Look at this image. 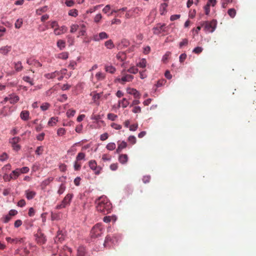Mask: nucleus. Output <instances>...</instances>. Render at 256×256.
Listing matches in <instances>:
<instances>
[{"instance_id":"nucleus-1","label":"nucleus","mask_w":256,"mask_h":256,"mask_svg":"<svg viewBox=\"0 0 256 256\" xmlns=\"http://www.w3.org/2000/svg\"><path fill=\"white\" fill-rule=\"evenodd\" d=\"M96 208L98 211L104 214L110 213L112 206L110 200L106 196H102L96 200Z\"/></svg>"},{"instance_id":"nucleus-2","label":"nucleus","mask_w":256,"mask_h":256,"mask_svg":"<svg viewBox=\"0 0 256 256\" xmlns=\"http://www.w3.org/2000/svg\"><path fill=\"white\" fill-rule=\"evenodd\" d=\"M102 225L100 224H97L93 226L91 231L90 235L92 238H96L102 235Z\"/></svg>"},{"instance_id":"nucleus-3","label":"nucleus","mask_w":256,"mask_h":256,"mask_svg":"<svg viewBox=\"0 0 256 256\" xmlns=\"http://www.w3.org/2000/svg\"><path fill=\"white\" fill-rule=\"evenodd\" d=\"M216 20H212L210 22L205 21L201 23L202 26L204 27V30L208 32L214 31L216 26Z\"/></svg>"},{"instance_id":"nucleus-4","label":"nucleus","mask_w":256,"mask_h":256,"mask_svg":"<svg viewBox=\"0 0 256 256\" xmlns=\"http://www.w3.org/2000/svg\"><path fill=\"white\" fill-rule=\"evenodd\" d=\"M72 198L73 194H67L62 202L61 204L56 206V208L61 209L70 205Z\"/></svg>"},{"instance_id":"nucleus-5","label":"nucleus","mask_w":256,"mask_h":256,"mask_svg":"<svg viewBox=\"0 0 256 256\" xmlns=\"http://www.w3.org/2000/svg\"><path fill=\"white\" fill-rule=\"evenodd\" d=\"M20 140V138L18 136L14 137L10 139L9 142L10 144L12 149L14 150L18 151L20 149L21 146L20 144H18Z\"/></svg>"},{"instance_id":"nucleus-6","label":"nucleus","mask_w":256,"mask_h":256,"mask_svg":"<svg viewBox=\"0 0 256 256\" xmlns=\"http://www.w3.org/2000/svg\"><path fill=\"white\" fill-rule=\"evenodd\" d=\"M152 31L154 34L158 35L162 32H166L167 30L165 24H158L156 26L153 28Z\"/></svg>"},{"instance_id":"nucleus-7","label":"nucleus","mask_w":256,"mask_h":256,"mask_svg":"<svg viewBox=\"0 0 256 256\" xmlns=\"http://www.w3.org/2000/svg\"><path fill=\"white\" fill-rule=\"evenodd\" d=\"M36 240L39 244H43L46 242V238L44 234L40 230H38L34 235Z\"/></svg>"},{"instance_id":"nucleus-8","label":"nucleus","mask_w":256,"mask_h":256,"mask_svg":"<svg viewBox=\"0 0 256 256\" xmlns=\"http://www.w3.org/2000/svg\"><path fill=\"white\" fill-rule=\"evenodd\" d=\"M88 165L90 168L96 174L98 175L100 173L102 168L97 166V163L95 160H90L88 162Z\"/></svg>"},{"instance_id":"nucleus-9","label":"nucleus","mask_w":256,"mask_h":256,"mask_svg":"<svg viewBox=\"0 0 256 256\" xmlns=\"http://www.w3.org/2000/svg\"><path fill=\"white\" fill-rule=\"evenodd\" d=\"M133 78L132 76L127 74L122 76V78H118L116 80L120 84H124L126 82H131Z\"/></svg>"},{"instance_id":"nucleus-10","label":"nucleus","mask_w":256,"mask_h":256,"mask_svg":"<svg viewBox=\"0 0 256 256\" xmlns=\"http://www.w3.org/2000/svg\"><path fill=\"white\" fill-rule=\"evenodd\" d=\"M68 30V28L65 26H62L60 27H58L54 29V34L56 35H60L66 32Z\"/></svg>"},{"instance_id":"nucleus-11","label":"nucleus","mask_w":256,"mask_h":256,"mask_svg":"<svg viewBox=\"0 0 256 256\" xmlns=\"http://www.w3.org/2000/svg\"><path fill=\"white\" fill-rule=\"evenodd\" d=\"M26 62L30 66H34L36 68H38L42 66V64L39 62L38 60L30 58L27 60Z\"/></svg>"},{"instance_id":"nucleus-12","label":"nucleus","mask_w":256,"mask_h":256,"mask_svg":"<svg viewBox=\"0 0 256 256\" xmlns=\"http://www.w3.org/2000/svg\"><path fill=\"white\" fill-rule=\"evenodd\" d=\"M108 38V34L106 32H103L99 33L98 35L94 36V40L98 42L104 39Z\"/></svg>"},{"instance_id":"nucleus-13","label":"nucleus","mask_w":256,"mask_h":256,"mask_svg":"<svg viewBox=\"0 0 256 256\" xmlns=\"http://www.w3.org/2000/svg\"><path fill=\"white\" fill-rule=\"evenodd\" d=\"M62 72L55 71L51 73H48L44 74V77L47 79H53L56 77L60 75Z\"/></svg>"},{"instance_id":"nucleus-14","label":"nucleus","mask_w":256,"mask_h":256,"mask_svg":"<svg viewBox=\"0 0 256 256\" xmlns=\"http://www.w3.org/2000/svg\"><path fill=\"white\" fill-rule=\"evenodd\" d=\"M126 92L128 94L133 95L136 98L138 99L140 98V93L136 90L134 88H127Z\"/></svg>"},{"instance_id":"nucleus-15","label":"nucleus","mask_w":256,"mask_h":256,"mask_svg":"<svg viewBox=\"0 0 256 256\" xmlns=\"http://www.w3.org/2000/svg\"><path fill=\"white\" fill-rule=\"evenodd\" d=\"M12 50L10 46H6L0 48V54L3 55H6Z\"/></svg>"},{"instance_id":"nucleus-16","label":"nucleus","mask_w":256,"mask_h":256,"mask_svg":"<svg viewBox=\"0 0 256 256\" xmlns=\"http://www.w3.org/2000/svg\"><path fill=\"white\" fill-rule=\"evenodd\" d=\"M19 100V96L14 94H12L9 95V102L12 104H14L16 103Z\"/></svg>"},{"instance_id":"nucleus-17","label":"nucleus","mask_w":256,"mask_h":256,"mask_svg":"<svg viewBox=\"0 0 256 256\" xmlns=\"http://www.w3.org/2000/svg\"><path fill=\"white\" fill-rule=\"evenodd\" d=\"M6 240L8 242L13 243V244H17L18 242H24V238H12L10 237H6Z\"/></svg>"},{"instance_id":"nucleus-18","label":"nucleus","mask_w":256,"mask_h":256,"mask_svg":"<svg viewBox=\"0 0 256 256\" xmlns=\"http://www.w3.org/2000/svg\"><path fill=\"white\" fill-rule=\"evenodd\" d=\"M72 250L70 248L66 246L64 250L60 252V256H71Z\"/></svg>"},{"instance_id":"nucleus-19","label":"nucleus","mask_w":256,"mask_h":256,"mask_svg":"<svg viewBox=\"0 0 256 256\" xmlns=\"http://www.w3.org/2000/svg\"><path fill=\"white\" fill-rule=\"evenodd\" d=\"M20 118L23 120L26 121L30 119V112L28 110H22L20 114Z\"/></svg>"},{"instance_id":"nucleus-20","label":"nucleus","mask_w":256,"mask_h":256,"mask_svg":"<svg viewBox=\"0 0 256 256\" xmlns=\"http://www.w3.org/2000/svg\"><path fill=\"white\" fill-rule=\"evenodd\" d=\"M26 198L28 200H30L34 198L36 195V192L34 191L26 190L25 192Z\"/></svg>"},{"instance_id":"nucleus-21","label":"nucleus","mask_w":256,"mask_h":256,"mask_svg":"<svg viewBox=\"0 0 256 256\" xmlns=\"http://www.w3.org/2000/svg\"><path fill=\"white\" fill-rule=\"evenodd\" d=\"M110 243H114L113 238L108 235L106 238L104 245V247L110 246Z\"/></svg>"},{"instance_id":"nucleus-22","label":"nucleus","mask_w":256,"mask_h":256,"mask_svg":"<svg viewBox=\"0 0 256 256\" xmlns=\"http://www.w3.org/2000/svg\"><path fill=\"white\" fill-rule=\"evenodd\" d=\"M130 104L128 100L126 98H123L121 100L118 102V106H121L123 108H126Z\"/></svg>"},{"instance_id":"nucleus-23","label":"nucleus","mask_w":256,"mask_h":256,"mask_svg":"<svg viewBox=\"0 0 256 256\" xmlns=\"http://www.w3.org/2000/svg\"><path fill=\"white\" fill-rule=\"evenodd\" d=\"M128 155L126 154H122L120 155L118 158L119 162L122 164H124L126 163V162H128Z\"/></svg>"},{"instance_id":"nucleus-24","label":"nucleus","mask_w":256,"mask_h":256,"mask_svg":"<svg viewBox=\"0 0 256 256\" xmlns=\"http://www.w3.org/2000/svg\"><path fill=\"white\" fill-rule=\"evenodd\" d=\"M127 146L126 142L122 141L120 144H118V148L116 150V152L118 154L121 152L122 149L126 148Z\"/></svg>"},{"instance_id":"nucleus-25","label":"nucleus","mask_w":256,"mask_h":256,"mask_svg":"<svg viewBox=\"0 0 256 256\" xmlns=\"http://www.w3.org/2000/svg\"><path fill=\"white\" fill-rule=\"evenodd\" d=\"M104 68L106 72L110 74H114L116 70V68L112 66H106Z\"/></svg>"},{"instance_id":"nucleus-26","label":"nucleus","mask_w":256,"mask_h":256,"mask_svg":"<svg viewBox=\"0 0 256 256\" xmlns=\"http://www.w3.org/2000/svg\"><path fill=\"white\" fill-rule=\"evenodd\" d=\"M96 78L98 80L100 81L104 80L106 78V75L104 73L98 72L96 74Z\"/></svg>"},{"instance_id":"nucleus-27","label":"nucleus","mask_w":256,"mask_h":256,"mask_svg":"<svg viewBox=\"0 0 256 256\" xmlns=\"http://www.w3.org/2000/svg\"><path fill=\"white\" fill-rule=\"evenodd\" d=\"M105 46L108 49H112L114 47V45L111 40H109L104 42Z\"/></svg>"},{"instance_id":"nucleus-28","label":"nucleus","mask_w":256,"mask_h":256,"mask_svg":"<svg viewBox=\"0 0 256 256\" xmlns=\"http://www.w3.org/2000/svg\"><path fill=\"white\" fill-rule=\"evenodd\" d=\"M18 170V169L16 168V170H13L10 174H12V180H16L20 175V173Z\"/></svg>"},{"instance_id":"nucleus-29","label":"nucleus","mask_w":256,"mask_h":256,"mask_svg":"<svg viewBox=\"0 0 256 256\" xmlns=\"http://www.w3.org/2000/svg\"><path fill=\"white\" fill-rule=\"evenodd\" d=\"M54 180V178L52 177H49L48 178L44 180L42 182V185L46 186L48 185L51 182H52Z\"/></svg>"},{"instance_id":"nucleus-30","label":"nucleus","mask_w":256,"mask_h":256,"mask_svg":"<svg viewBox=\"0 0 256 256\" xmlns=\"http://www.w3.org/2000/svg\"><path fill=\"white\" fill-rule=\"evenodd\" d=\"M236 10L234 8H230L228 11V14L232 18H234L236 16Z\"/></svg>"},{"instance_id":"nucleus-31","label":"nucleus","mask_w":256,"mask_h":256,"mask_svg":"<svg viewBox=\"0 0 256 256\" xmlns=\"http://www.w3.org/2000/svg\"><path fill=\"white\" fill-rule=\"evenodd\" d=\"M57 46L58 48H59L60 50L64 48L66 46V42L64 40H59L57 42Z\"/></svg>"},{"instance_id":"nucleus-32","label":"nucleus","mask_w":256,"mask_h":256,"mask_svg":"<svg viewBox=\"0 0 256 256\" xmlns=\"http://www.w3.org/2000/svg\"><path fill=\"white\" fill-rule=\"evenodd\" d=\"M146 61L144 58L140 60V62L137 64V66L140 68H144L146 66Z\"/></svg>"},{"instance_id":"nucleus-33","label":"nucleus","mask_w":256,"mask_h":256,"mask_svg":"<svg viewBox=\"0 0 256 256\" xmlns=\"http://www.w3.org/2000/svg\"><path fill=\"white\" fill-rule=\"evenodd\" d=\"M22 66L20 62L15 63L14 68L17 72H20L22 70Z\"/></svg>"},{"instance_id":"nucleus-34","label":"nucleus","mask_w":256,"mask_h":256,"mask_svg":"<svg viewBox=\"0 0 256 256\" xmlns=\"http://www.w3.org/2000/svg\"><path fill=\"white\" fill-rule=\"evenodd\" d=\"M58 121L57 118L52 117L50 118V120L48 122V124L50 126H54Z\"/></svg>"},{"instance_id":"nucleus-35","label":"nucleus","mask_w":256,"mask_h":256,"mask_svg":"<svg viewBox=\"0 0 256 256\" xmlns=\"http://www.w3.org/2000/svg\"><path fill=\"white\" fill-rule=\"evenodd\" d=\"M66 190V186L64 184H62L58 190V194L60 195L62 194Z\"/></svg>"},{"instance_id":"nucleus-36","label":"nucleus","mask_w":256,"mask_h":256,"mask_svg":"<svg viewBox=\"0 0 256 256\" xmlns=\"http://www.w3.org/2000/svg\"><path fill=\"white\" fill-rule=\"evenodd\" d=\"M68 54L67 52H64L58 54V58L62 60H66L68 58Z\"/></svg>"},{"instance_id":"nucleus-37","label":"nucleus","mask_w":256,"mask_h":256,"mask_svg":"<svg viewBox=\"0 0 256 256\" xmlns=\"http://www.w3.org/2000/svg\"><path fill=\"white\" fill-rule=\"evenodd\" d=\"M116 147V144L114 142L108 143L106 146V148L109 150H114Z\"/></svg>"},{"instance_id":"nucleus-38","label":"nucleus","mask_w":256,"mask_h":256,"mask_svg":"<svg viewBox=\"0 0 256 256\" xmlns=\"http://www.w3.org/2000/svg\"><path fill=\"white\" fill-rule=\"evenodd\" d=\"M50 107V104L49 103L44 102V103H43L41 105L40 109L43 111H45V110H48Z\"/></svg>"},{"instance_id":"nucleus-39","label":"nucleus","mask_w":256,"mask_h":256,"mask_svg":"<svg viewBox=\"0 0 256 256\" xmlns=\"http://www.w3.org/2000/svg\"><path fill=\"white\" fill-rule=\"evenodd\" d=\"M76 114V110L72 109H69L66 112V116L68 118H70Z\"/></svg>"},{"instance_id":"nucleus-40","label":"nucleus","mask_w":256,"mask_h":256,"mask_svg":"<svg viewBox=\"0 0 256 256\" xmlns=\"http://www.w3.org/2000/svg\"><path fill=\"white\" fill-rule=\"evenodd\" d=\"M85 156H86V155H85L84 153L79 152L76 157V161H79L80 160H84Z\"/></svg>"},{"instance_id":"nucleus-41","label":"nucleus","mask_w":256,"mask_h":256,"mask_svg":"<svg viewBox=\"0 0 256 256\" xmlns=\"http://www.w3.org/2000/svg\"><path fill=\"white\" fill-rule=\"evenodd\" d=\"M22 22H23L22 19H18L14 24L15 28H20L22 26Z\"/></svg>"},{"instance_id":"nucleus-42","label":"nucleus","mask_w":256,"mask_h":256,"mask_svg":"<svg viewBox=\"0 0 256 256\" xmlns=\"http://www.w3.org/2000/svg\"><path fill=\"white\" fill-rule=\"evenodd\" d=\"M138 68L135 66H132L127 70L128 72L134 74H136L138 72Z\"/></svg>"},{"instance_id":"nucleus-43","label":"nucleus","mask_w":256,"mask_h":256,"mask_svg":"<svg viewBox=\"0 0 256 256\" xmlns=\"http://www.w3.org/2000/svg\"><path fill=\"white\" fill-rule=\"evenodd\" d=\"M44 152V147L42 146H39L37 147L36 150V154L40 156Z\"/></svg>"},{"instance_id":"nucleus-44","label":"nucleus","mask_w":256,"mask_h":256,"mask_svg":"<svg viewBox=\"0 0 256 256\" xmlns=\"http://www.w3.org/2000/svg\"><path fill=\"white\" fill-rule=\"evenodd\" d=\"M18 170L20 174H26L28 173L29 172V168L27 166L23 167L21 168H18Z\"/></svg>"},{"instance_id":"nucleus-45","label":"nucleus","mask_w":256,"mask_h":256,"mask_svg":"<svg viewBox=\"0 0 256 256\" xmlns=\"http://www.w3.org/2000/svg\"><path fill=\"white\" fill-rule=\"evenodd\" d=\"M66 132V130L65 128H59L57 130V134L59 136H64V134H65Z\"/></svg>"},{"instance_id":"nucleus-46","label":"nucleus","mask_w":256,"mask_h":256,"mask_svg":"<svg viewBox=\"0 0 256 256\" xmlns=\"http://www.w3.org/2000/svg\"><path fill=\"white\" fill-rule=\"evenodd\" d=\"M68 14L70 16L76 17L78 15V10L76 9H72L68 12Z\"/></svg>"},{"instance_id":"nucleus-47","label":"nucleus","mask_w":256,"mask_h":256,"mask_svg":"<svg viewBox=\"0 0 256 256\" xmlns=\"http://www.w3.org/2000/svg\"><path fill=\"white\" fill-rule=\"evenodd\" d=\"M117 118L118 116L116 114L112 113H109L108 114V118L112 121L115 120Z\"/></svg>"},{"instance_id":"nucleus-48","label":"nucleus","mask_w":256,"mask_h":256,"mask_svg":"<svg viewBox=\"0 0 256 256\" xmlns=\"http://www.w3.org/2000/svg\"><path fill=\"white\" fill-rule=\"evenodd\" d=\"M202 48L200 46H197L193 50L192 52L196 54H199L202 52Z\"/></svg>"},{"instance_id":"nucleus-49","label":"nucleus","mask_w":256,"mask_h":256,"mask_svg":"<svg viewBox=\"0 0 256 256\" xmlns=\"http://www.w3.org/2000/svg\"><path fill=\"white\" fill-rule=\"evenodd\" d=\"M3 179L4 180L5 182H10L11 180H12V174H5L3 176Z\"/></svg>"},{"instance_id":"nucleus-50","label":"nucleus","mask_w":256,"mask_h":256,"mask_svg":"<svg viewBox=\"0 0 256 256\" xmlns=\"http://www.w3.org/2000/svg\"><path fill=\"white\" fill-rule=\"evenodd\" d=\"M64 240V237L63 236L60 234H58V235L56 236L54 239L55 242H61L62 240Z\"/></svg>"},{"instance_id":"nucleus-51","label":"nucleus","mask_w":256,"mask_h":256,"mask_svg":"<svg viewBox=\"0 0 256 256\" xmlns=\"http://www.w3.org/2000/svg\"><path fill=\"white\" fill-rule=\"evenodd\" d=\"M102 18V16L100 14H97L94 18V22L98 23Z\"/></svg>"},{"instance_id":"nucleus-52","label":"nucleus","mask_w":256,"mask_h":256,"mask_svg":"<svg viewBox=\"0 0 256 256\" xmlns=\"http://www.w3.org/2000/svg\"><path fill=\"white\" fill-rule=\"evenodd\" d=\"M102 94L98 93L96 94L93 96L92 99L94 102H96L101 97Z\"/></svg>"},{"instance_id":"nucleus-53","label":"nucleus","mask_w":256,"mask_h":256,"mask_svg":"<svg viewBox=\"0 0 256 256\" xmlns=\"http://www.w3.org/2000/svg\"><path fill=\"white\" fill-rule=\"evenodd\" d=\"M78 28V26L77 24H72L70 26V32L72 33H74L76 32Z\"/></svg>"},{"instance_id":"nucleus-54","label":"nucleus","mask_w":256,"mask_h":256,"mask_svg":"<svg viewBox=\"0 0 256 256\" xmlns=\"http://www.w3.org/2000/svg\"><path fill=\"white\" fill-rule=\"evenodd\" d=\"M188 44V40L186 38L182 40L179 44L180 48H182L184 46H186Z\"/></svg>"},{"instance_id":"nucleus-55","label":"nucleus","mask_w":256,"mask_h":256,"mask_svg":"<svg viewBox=\"0 0 256 256\" xmlns=\"http://www.w3.org/2000/svg\"><path fill=\"white\" fill-rule=\"evenodd\" d=\"M132 112L134 113H140L141 112V108L138 106H135L132 110Z\"/></svg>"},{"instance_id":"nucleus-56","label":"nucleus","mask_w":256,"mask_h":256,"mask_svg":"<svg viewBox=\"0 0 256 256\" xmlns=\"http://www.w3.org/2000/svg\"><path fill=\"white\" fill-rule=\"evenodd\" d=\"M110 126L112 128L118 130H120L122 128V126L114 122L112 123Z\"/></svg>"},{"instance_id":"nucleus-57","label":"nucleus","mask_w":256,"mask_h":256,"mask_svg":"<svg viewBox=\"0 0 256 256\" xmlns=\"http://www.w3.org/2000/svg\"><path fill=\"white\" fill-rule=\"evenodd\" d=\"M128 140L132 144H134L136 142V138L134 136H131L128 138Z\"/></svg>"},{"instance_id":"nucleus-58","label":"nucleus","mask_w":256,"mask_h":256,"mask_svg":"<svg viewBox=\"0 0 256 256\" xmlns=\"http://www.w3.org/2000/svg\"><path fill=\"white\" fill-rule=\"evenodd\" d=\"M233 0H224V2L222 3V7L224 8H226L227 4L232 2Z\"/></svg>"},{"instance_id":"nucleus-59","label":"nucleus","mask_w":256,"mask_h":256,"mask_svg":"<svg viewBox=\"0 0 256 256\" xmlns=\"http://www.w3.org/2000/svg\"><path fill=\"white\" fill-rule=\"evenodd\" d=\"M8 158V156L6 152L3 153L2 155L0 156V161H2V162L6 160H7Z\"/></svg>"},{"instance_id":"nucleus-60","label":"nucleus","mask_w":256,"mask_h":256,"mask_svg":"<svg viewBox=\"0 0 256 256\" xmlns=\"http://www.w3.org/2000/svg\"><path fill=\"white\" fill-rule=\"evenodd\" d=\"M102 160L104 161H110L111 160V156L107 154H104L102 156Z\"/></svg>"},{"instance_id":"nucleus-61","label":"nucleus","mask_w":256,"mask_h":256,"mask_svg":"<svg viewBox=\"0 0 256 256\" xmlns=\"http://www.w3.org/2000/svg\"><path fill=\"white\" fill-rule=\"evenodd\" d=\"M186 54L185 53L182 54L180 55L179 60L180 62H184L186 58Z\"/></svg>"},{"instance_id":"nucleus-62","label":"nucleus","mask_w":256,"mask_h":256,"mask_svg":"<svg viewBox=\"0 0 256 256\" xmlns=\"http://www.w3.org/2000/svg\"><path fill=\"white\" fill-rule=\"evenodd\" d=\"M204 10L205 12V14L207 16L209 15L210 12V6H208V4H206L204 6Z\"/></svg>"},{"instance_id":"nucleus-63","label":"nucleus","mask_w":256,"mask_h":256,"mask_svg":"<svg viewBox=\"0 0 256 256\" xmlns=\"http://www.w3.org/2000/svg\"><path fill=\"white\" fill-rule=\"evenodd\" d=\"M78 256H84V251L82 248H79L78 249Z\"/></svg>"},{"instance_id":"nucleus-64","label":"nucleus","mask_w":256,"mask_h":256,"mask_svg":"<svg viewBox=\"0 0 256 256\" xmlns=\"http://www.w3.org/2000/svg\"><path fill=\"white\" fill-rule=\"evenodd\" d=\"M108 137V133L106 132L102 134L100 136V140L102 141H104L106 140Z\"/></svg>"}]
</instances>
